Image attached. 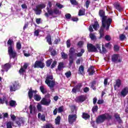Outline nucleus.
Masks as SVG:
<instances>
[{
	"instance_id": "obj_1",
	"label": "nucleus",
	"mask_w": 128,
	"mask_h": 128,
	"mask_svg": "<svg viewBox=\"0 0 128 128\" xmlns=\"http://www.w3.org/2000/svg\"><path fill=\"white\" fill-rule=\"evenodd\" d=\"M99 15L101 18H102V26L100 28V38H102L104 36V28H106V30H108V28H110V24L112 23V19L108 18L106 16H104V10H100Z\"/></svg>"
},
{
	"instance_id": "obj_2",
	"label": "nucleus",
	"mask_w": 128,
	"mask_h": 128,
	"mask_svg": "<svg viewBox=\"0 0 128 128\" xmlns=\"http://www.w3.org/2000/svg\"><path fill=\"white\" fill-rule=\"evenodd\" d=\"M45 83L50 89L54 88V86H56V80H54V76H52V74L47 75Z\"/></svg>"
},
{
	"instance_id": "obj_3",
	"label": "nucleus",
	"mask_w": 128,
	"mask_h": 128,
	"mask_svg": "<svg viewBox=\"0 0 128 128\" xmlns=\"http://www.w3.org/2000/svg\"><path fill=\"white\" fill-rule=\"evenodd\" d=\"M112 116L110 114L108 113H106L100 116L97 118L96 122L97 124H100L102 122H104L106 120H112Z\"/></svg>"
},
{
	"instance_id": "obj_4",
	"label": "nucleus",
	"mask_w": 128,
	"mask_h": 128,
	"mask_svg": "<svg viewBox=\"0 0 128 128\" xmlns=\"http://www.w3.org/2000/svg\"><path fill=\"white\" fill-rule=\"evenodd\" d=\"M28 110L30 111V114L32 116H34L36 114V112H38V110H36V106L34 104H30L28 108Z\"/></svg>"
},
{
	"instance_id": "obj_5",
	"label": "nucleus",
	"mask_w": 128,
	"mask_h": 128,
	"mask_svg": "<svg viewBox=\"0 0 128 128\" xmlns=\"http://www.w3.org/2000/svg\"><path fill=\"white\" fill-rule=\"evenodd\" d=\"M8 54L10 58H14L18 56V54H16V52L14 50V48H10V49H8Z\"/></svg>"
},
{
	"instance_id": "obj_6",
	"label": "nucleus",
	"mask_w": 128,
	"mask_h": 128,
	"mask_svg": "<svg viewBox=\"0 0 128 128\" xmlns=\"http://www.w3.org/2000/svg\"><path fill=\"white\" fill-rule=\"evenodd\" d=\"M112 60L113 62H122V59H120V56L118 54H114L112 56Z\"/></svg>"
},
{
	"instance_id": "obj_7",
	"label": "nucleus",
	"mask_w": 128,
	"mask_h": 128,
	"mask_svg": "<svg viewBox=\"0 0 128 128\" xmlns=\"http://www.w3.org/2000/svg\"><path fill=\"white\" fill-rule=\"evenodd\" d=\"M28 63H24L22 66H21V68L19 70V74L24 76V74L26 72V69L28 68Z\"/></svg>"
},
{
	"instance_id": "obj_8",
	"label": "nucleus",
	"mask_w": 128,
	"mask_h": 128,
	"mask_svg": "<svg viewBox=\"0 0 128 128\" xmlns=\"http://www.w3.org/2000/svg\"><path fill=\"white\" fill-rule=\"evenodd\" d=\"M76 114H70L68 116V122L69 124H72L76 120Z\"/></svg>"
},
{
	"instance_id": "obj_9",
	"label": "nucleus",
	"mask_w": 128,
	"mask_h": 128,
	"mask_svg": "<svg viewBox=\"0 0 128 128\" xmlns=\"http://www.w3.org/2000/svg\"><path fill=\"white\" fill-rule=\"evenodd\" d=\"M34 68H44V63L42 62L37 60L35 62Z\"/></svg>"
},
{
	"instance_id": "obj_10",
	"label": "nucleus",
	"mask_w": 128,
	"mask_h": 128,
	"mask_svg": "<svg viewBox=\"0 0 128 128\" xmlns=\"http://www.w3.org/2000/svg\"><path fill=\"white\" fill-rule=\"evenodd\" d=\"M88 48L89 52H98V49L96 48L92 44H88Z\"/></svg>"
},
{
	"instance_id": "obj_11",
	"label": "nucleus",
	"mask_w": 128,
	"mask_h": 128,
	"mask_svg": "<svg viewBox=\"0 0 128 128\" xmlns=\"http://www.w3.org/2000/svg\"><path fill=\"white\" fill-rule=\"evenodd\" d=\"M18 84L17 82H14L10 86V91L16 92L18 90Z\"/></svg>"
},
{
	"instance_id": "obj_12",
	"label": "nucleus",
	"mask_w": 128,
	"mask_h": 128,
	"mask_svg": "<svg viewBox=\"0 0 128 128\" xmlns=\"http://www.w3.org/2000/svg\"><path fill=\"white\" fill-rule=\"evenodd\" d=\"M40 103L44 106H50V99L43 98L41 100Z\"/></svg>"
},
{
	"instance_id": "obj_13",
	"label": "nucleus",
	"mask_w": 128,
	"mask_h": 128,
	"mask_svg": "<svg viewBox=\"0 0 128 128\" xmlns=\"http://www.w3.org/2000/svg\"><path fill=\"white\" fill-rule=\"evenodd\" d=\"M86 100L84 95H82L76 98V100L77 102H82Z\"/></svg>"
},
{
	"instance_id": "obj_14",
	"label": "nucleus",
	"mask_w": 128,
	"mask_h": 128,
	"mask_svg": "<svg viewBox=\"0 0 128 128\" xmlns=\"http://www.w3.org/2000/svg\"><path fill=\"white\" fill-rule=\"evenodd\" d=\"M2 72H8L9 68H10V64H6L4 66H2Z\"/></svg>"
},
{
	"instance_id": "obj_15",
	"label": "nucleus",
	"mask_w": 128,
	"mask_h": 128,
	"mask_svg": "<svg viewBox=\"0 0 128 128\" xmlns=\"http://www.w3.org/2000/svg\"><path fill=\"white\" fill-rule=\"evenodd\" d=\"M122 86V80L120 79H118L116 80V84L114 85V88L116 90L117 88H118Z\"/></svg>"
},
{
	"instance_id": "obj_16",
	"label": "nucleus",
	"mask_w": 128,
	"mask_h": 128,
	"mask_svg": "<svg viewBox=\"0 0 128 128\" xmlns=\"http://www.w3.org/2000/svg\"><path fill=\"white\" fill-rule=\"evenodd\" d=\"M8 50L10 48H14V42L12 39H9L8 41Z\"/></svg>"
},
{
	"instance_id": "obj_17",
	"label": "nucleus",
	"mask_w": 128,
	"mask_h": 128,
	"mask_svg": "<svg viewBox=\"0 0 128 128\" xmlns=\"http://www.w3.org/2000/svg\"><path fill=\"white\" fill-rule=\"evenodd\" d=\"M128 94V87L124 88L120 92V94L122 96H126Z\"/></svg>"
},
{
	"instance_id": "obj_18",
	"label": "nucleus",
	"mask_w": 128,
	"mask_h": 128,
	"mask_svg": "<svg viewBox=\"0 0 128 128\" xmlns=\"http://www.w3.org/2000/svg\"><path fill=\"white\" fill-rule=\"evenodd\" d=\"M78 74H84V67L82 65L79 67Z\"/></svg>"
},
{
	"instance_id": "obj_19",
	"label": "nucleus",
	"mask_w": 128,
	"mask_h": 128,
	"mask_svg": "<svg viewBox=\"0 0 128 128\" xmlns=\"http://www.w3.org/2000/svg\"><path fill=\"white\" fill-rule=\"evenodd\" d=\"M16 124H18V126H24V119L22 118H19L18 120L16 121Z\"/></svg>"
},
{
	"instance_id": "obj_20",
	"label": "nucleus",
	"mask_w": 128,
	"mask_h": 128,
	"mask_svg": "<svg viewBox=\"0 0 128 128\" xmlns=\"http://www.w3.org/2000/svg\"><path fill=\"white\" fill-rule=\"evenodd\" d=\"M92 26H93V28L95 30H98V28H100V24H98V22H95L94 24Z\"/></svg>"
},
{
	"instance_id": "obj_21",
	"label": "nucleus",
	"mask_w": 128,
	"mask_h": 128,
	"mask_svg": "<svg viewBox=\"0 0 128 128\" xmlns=\"http://www.w3.org/2000/svg\"><path fill=\"white\" fill-rule=\"evenodd\" d=\"M35 92L36 91L32 90V88L30 89L28 93V96L30 100H32V96H34V94L32 93Z\"/></svg>"
},
{
	"instance_id": "obj_22",
	"label": "nucleus",
	"mask_w": 128,
	"mask_h": 128,
	"mask_svg": "<svg viewBox=\"0 0 128 128\" xmlns=\"http://www.w3.org/2000/svg\"><path fill=\"white\" fill-rule=\"evenodd\" d=\"M76 52V50L74 48H71L69 50V56H74V54Z\"/></svg>"
},
{
	"instance_id": "obj_23",
	"label": "nucleus",
	"mask_w": 128,
	"mask_h": 128,
	"mask_svg": "<svg viewBox=\"0 0 128 128\" xmlns=\"http://www.w3.org/2000/svg\"><path fill=\"white\" fill-rule=\"evenodd\" d=\"M89 74L90 76H92L94 72V67L92 66L88 70Z\"/></svg>"
},
{
	"instance_id": "obj_24",
	"label": "nucleus",
	"mask_w": 128,
	"mask_h": 128,
	"mask_svg": "<svg viewBox=\"0 0 128 128\" xmlns=\"http://www.w3.org/2000/svg\"><path fill=\"white\" fill-rule=\"evenodd\" d=\"M38 118H40V120H42L43 122H45L46 120V116H44V114L42 115V114L38 113Z\"/></svg>"
},
{
	"instance_id": "obj_25",
	"label": "nucleus",
	"mask_w": 128,
	"mask_h": 128,
	"mask_svg": "<svg viewBox=\"0 0 128 128\" xmlns=\"http://www.w3.org/2000/svg\"><path fill=\"white\" fill-rule=\"evenodd\" d=\"M46 38L48 44H52V36L50 35H48Z\"/></svg>"
},
{
	"instance_id": "obj_26",
	"label": "nucleus",
	"mask_w": 128,
	"mask_h": 128,
	"mask_svg": "<svg viewBox=\"0 0 128 128\" xmlns=\"http://www.w3.org/2000/svg\"><path fill=\"white\" fill-rule=\"evenodd\" d=\"M114 6L116 10H119V12H122V8L120 6V4H116L114 5Z\"/></svg>"
},
{
	"instance_id": "obj_27",
	"label": "nucleus",
	"mask_w": 128,
	"mask_h": 128,
	"mask_svg": "<svg viewBox=\"0 0 128 128\" xmlns=\"http://www.w3.org/2000/svg\"><path fill=\"white\" fill-rule=\"evenodd\" d=\"M34 12H36V14H40V12H42V10L38 7V6H36V8L34 10Z\"/></svg>"
},
{
	"instance_id": "obj_28",
	"label": "nucleus",
	"mask_w": 128,
	"mask_h": 128,
	"mask_svg": "<svg viewBox=\"0 0 128 128\" xmlns=\"http://www.w3.org/2000/svg\"><path fill=\"white\" fill-rule=\"evenodd\" d=\"M82 86V83H78L75 87L76 88L77 91L80 92V88Z\"/></svg>"
},
{
	"instance_id": "obj_29",
	"label": "nucleus",
	"mask_w": 128,
	"mask_h": 128,
	"mask_svg": "<svg viewBox=\"0 0 128 128\" xmlns=\"http://www.w3.org/2000/svg\"><path fill=\"white\" fill-rule=\"evenodd\" d=\"M90 37L92 40H96V35H94V33H90Z\"/></svg>"
},
{
	"instance_id": "obj_30",
	"label": "nucleus",
	"mask_w": 128,
	"mask_h": 128,
	"mask_svg": "<svg viewBox=\"0 0 128 128\" xmlns=\"http://www.w3.org/2000/svg\"><path fill=\"white\" fill-rule=\"evenodd\" d=\"M114 116L118 122H122V120H120V114H118V113H116L114 114Z\"/></svg>"
},
{
	"instance_id": "obj_31",
	"label": "nucleus",
	"mask_w": 128,
	"mask_h": 128,
	"mask_svg": "<svg viewBox=\"0 0 128 128\" xmlns=\"http://www.w3.org/2000/svg\"><path fill=\"white\" fill-rule=\"evenodd\" d=\"M10 106H16V102L15 100H11L10 102Z\"/></svg>"
},
{
	"instance_id": "obj_32",
	"label": "nucleus",
	"mask_w": 128,
	"mask_h": 128,
	"mask_svg": "<svg viewBox=\"0 0 128 128\" xmlns=\"http://www.w3.org/2000/svg\"><path fill=\"white\" fill-rule=\"evenodd\" d=\"M34 98L37 102H40V99L42 98L40 97V95H38L36 94L34 96Z\"/></svg>"
},
{
	"instance_id": "obj_33",
	"label": "nucleus",
	"mask_w": 128,
	"mask_h": 128,
	"mask_svg": "<svg viewBox=\"0 0 128 128\" xmlns=\"http://www.w3.org/2000/svg\"><path fill=\"white\" fill-rule=\"evenodd\" d=\"M90 116L86 114V113H83L82 114V118H84V120H88V118H90Z\"/></svg>"
},
{
	"instance_id": "obj_34",
	"label": "nucleus",
	"mask_w": 128,
	"mask_h": 128,
	"mask_svg": "<svg viewBox=\"0 0 128 128\" xmlns=\"http://www.w3.org/2000/svg\"><path fill=\"white\" fill-rule=\"evenodd\" d=\"M84 52V49H82L80 52L79 53H76L75 56H82Z\"/></svg>"
},
{
	"instance_id": "obj_35",
	"label": "nucleus",
	"mask_w": 128,
	"mask_h": 128,
	"mask_svg": "<svg viewBox=\"0 0 128 128\" xmlns=\"http://www.w3.org/2000/svg\"><path fill=\"white\" fill-rule=\"evenodd\" d=\"M86 14V10H79V12H78V16H84Z\"/></svg>"
},
{
	"instance_id": "obj_36",
	"label": "nucleus",
	"mask_w": 128,
	"mask_h": 128,
	"mask_svg": "<svg viewBox=\"0 0 128 128\" xmlns=\"http://www.w3.org/2000/svg\"><path fill=\"white\" fill-rule=\"evenodd\" d=\"M69 64L72 66L74 64V56H69Z\"/></svg>"
},
{
	"instance_id": "obj_37",
	"label": "nucleus",
	"mask_w": 128,
	"mask_h": 128,
	"mask_svg": "<svg viewBox=\"0 0 128 128\" xmlns=\"http://www.w3.org/2000/svg\"><path fill=\"white\" fill-rule=\"evenodd\" d=\"M64 68V62H60L59 63V64L58 66V70H62V68Z\"/></svg>"
},
{
	"instance_id": "obj_38",
	"label": "nucleus",
	"mask_w": 128,
	"mask_h": 128,
	"mask_svg": "<svg viewBox=\"0 0 128 128\" xmlns=\"http://www.w3.org/2000/svg\"><path fill=\"white\" fill-rule=\"evenodd\" d=\"M40 90L42 92L43 94L46 93V88H44V86H40Z\"/></svg>"
},
{
	"instance_id": "obj_39",
	"label": "nucleus",
	"mask_w": 128,
	"mask_h": 128,
	"mask_svg": "<svg viewBox=\"0 0 128 128\" xmlns=\"http://www.w3.org/2000/svg\"><path fill=\"white\" fill-rule=\"evenodd\" d=\"M60 116H58L56 118V124H60Z\"/></svg>"
},
{
	"instance_id": "obj_40",
	"label": "nucleus",
	"mask_w": 128,
	"mask_h": 128,
	"mask_svg": "<svg viewBox=\"0 0 128 128\" xmlns=\"http://www.w3.org/2000/svg\"><path fill=\"white\" fill-rule=\"evenodd\" d=\"M62 54V58H64V60H66L68 58V54H66L64 52H62L61 53Z\"/></svg>"
},
{
	"instance_id": "obj_41",
	"label": "nucleus",
	"mask_w": 128,
	"mask_h": 128,
	"mask_svg": "<svg viewBox=\"0 0 128 128\" xmlns=\"http://www.w3.org/2000/svg\"><path fill=\"white\" fill-rule=\"evenodd\" d=\"M95 48H96V50H99L100 52H102V46L100 45V44H96L95 46Z\"/></svg>"
},
{
	"instance_id": "obj_42",
	"label": "nucleus",
	"mask_w": 128,
	"mask_h": 128,
	"mask_svg": "<svg viewBox=\"0 0 128 128\" xmlns=\"http://www.w3.org/2000/svg\"><path fill=\"white\" fill-rule=\"evenodd\" d=\"M6 128H12V123L10 122H8L6 124Z\"/></svg>"
},
{
	"instance_id": "obj_43",
	"label": "nucleus",
	"mask_w": 128,
	"mask_h": 128,
	"mask_svg": "<svg viewBox=\"0 0 128 128\" xmlns=\"http://www.w3.org/2000/svg\"><path fill=\"white\" fill-rule=\"evenodd\" d=\"M65 76L67 78H70L72 76V72L68 71L65 74Z\"/></svg>"
},
{
	"instance_id": "obj_44",
	"label": "nucleus",
	"mask_w": 128,
	"mask_h": 128,
	"mask_svg": "<svg viewBox=\"0 0 128 128\" xmlns=\"http://www.w3.org/2000/svg\"><path fill=\"white\" fill-rule=\"evenodd\" d=\"M70 2L72 4H73L74 6H78V2H76V0H70Z\"/></svg>"
},
{
	"instance_id": "obj_45",
	"label": "nucleus",
	"mask_w": 128,
	"mask_h": 128,
	"mask_svg": "<svg viewBox=\"0 0 128 128\" xmlns=\"http://www.w3.org/2000/svg\"><path fill=\"white\" fill-rule=\"evenodd\" d=\"M52 60H50L46 61V66H50V64H52Z\"/></svg>"
},
{
	"instance_id": "obj_46",
	"label": "nucleus",
	"mask_w": 128,
	"mask_h": 128,
	"mask_svg": "<svg viewBox=\"0 0 128 128\" xmlns=\"http://www.w3.org/2000/svg\"><path fill=\"white\" fill-rule=\"evenodd\" d=\"M36 108H37V110H38V112H42V105H40V104H38L36 106Z\"/></svg>"
},
{
	"instance_id": "obj_47",
	"label": "nucleus",
	"mask_w": 128,
	"mask_h": 128,
	"mask_svg": "<svg viewBox=\"0 0 128 128\" xmlns=\"http://www.w3.org/2000/svg\"><path fill=\"white\" fill-rule=\"evenodd\" d=\"M16 48L18 50H20L22 48V44H20V42H18L16 43Z\"/></svg>"
},
{
	"instance_id": "obj_48",
	"label": "nucleus",
	"mask_w": 128,
	"mask_h": 128,
	"mask_svg": "<svg viewBox=\"0 0 128 128\" xmlns=\"http://www.w3.org/2000/svg\"><path fill=\"white\" fill-rule=\"evenodd\" d=\"M40 32V30H35V32H34V36H38V34Z\"/></svg>"
},
{
	"instance_id": "obj_49",
	"label": "nucleus",
	"mask_w": 128,
	"mask_h": 128,
	"mask_svg": "<svg viewBox=\"0 0 128 128\" xmlns=\"http://www.w3.org/2000/svg\"><path fill=\"white\" fill-rule=\"evenodd\" d=\"M37 6L38 8H39L42 10V8H46V4H40Z\"/></svg>"
},
{
	"instance_id": "obj_50",
	"label": "nucleus",
	"mask_w": 128,
	"mask_h": 128,
	"mask_svg": "<svg viewBox=\"0 0 128 128\" xmlns=\"http://www.w3.org/2000/svg\"><path fill=\"white\" fill-rule=\"evenodd\" d=\"M98 106H94L92 108V112H98Z\"/></svg>"
},
{
	"instance_id": "obj_51",
	"label": "nucleus",
	"mask_w": 128,
	"mask_h": 128,
	"mask_svg": "<svg viewBox=\"0 0 128 128\" xmlns=\"http://www.w3.org/2000/svg\"><path fill=\"white\" fill-rule=\"evenodd\" d=\"M44 128H54L52 124H47L44 126Z\"/></svg>"
},
{
	"instance_id": "obj_52",
	"label": "nucleus",
	"mask_w": 128,
	"mask_h": 128,
	"mask_svg": "<svg viewBox=\"0 0 128 128\" xmlns=\"http://www.w3.org/2000/svg\"><path fill=\"white\" fill-rule=\"evenodd\" d=\"M47 10L49 14H54V12L52 11V9H50L48 7L47 8Z\"/></svg>"
},
{
	"instance_id": "obj_53",
	"label": "nucleus",
	"mask_w": 128,
	"mask_h": 128,
	"mask_svg": "<svg viewBox=\"0 0 128 128\" xmlns=\"http://www.w3.org/2000/svg\"><path fill=\"white\" fill-rule=\"evenodd\" d=\"M66 46L67 48H70L71 44H70V40H68L66 41Z\"/></svg>"
},
{
	"instance_id": "obj_54",
	"label": "nucleus",
	"mask_w": 128,
	"mask_h": 128,
	"mask_svg": "<svg viewBox=\"0 0 128 128\" xmlns=\"http://www.w3.org/2000/svg\"><path fill=\"white\" fill-rule=\"evenodd\" d=\"M64 112V106H62L58 108V112Z\"/></svg>"
},
{
	"instance_id": "obj_55",
	"label": "nucleus",
	"mask_w": 128,
	"mask_h": 128,
	"mask_svg": "<svg viewBox=\"0 0 128 128\" xmlns=\"http://www.w3.org/2000/svg\"><path fill=\"white\" fill-rule=\"evenodd\" d=\"M57 62L56 61H54L52 64L51 65L52 68H54L56 66Z\"/></svg>"
},
{
	"instance_id": "obj_56",
	"label": "nucleus",
	"mask_w": 128,
	"mask_h": 128,
	"mask_svg": "<svg viewBox=\"0 0 128 128\" xmlns=\"http://www.w3.org/2000/svg\"><path fill=\"white\" fill-rule=\"evenodd\" d=\"M56 6L58 8H64V6L60 3H56Z\"/></svg>"
},
{
	"instance_id": "obj_57",
	"label": "nucleus",
	"mask_w": 128,
	"mask_h": 128,
	"mask_svg": "<svg viewBox=\"0 0 128 128\" xmlns=\"http://www.w3.org/2000/svg\"><path fill=\"white\" fill-rule=\"evenodd\" d=\"M120 40H124L126 38V36L124 35L123 34L120 35Z\"/></svg>"
},
{
	"instance_id": "obj_58",
	"label": "nucleus",
	"mask_w": 128,
	"mask_h": 128,
	"mask_svg": "<svg viewBox=\"0 0 128 128\" xmlns=\"http://www.w3.org/2000/svg\"><path fill=\"white\" fill-rule=\"evenodd\" d=\"M94 86H96V82L94 81L92 82L91 86V88H92L93 90H96V87H94Z\"/></svg>"
},
{
	"instance_id": "obj_59",
	"label": "nucleus",
	"mask_w": 128,
	"mask_h": 128,
	"mask_svg": "<svg viewBox=\"0 0 128 128\" xmlns=\"http://www.w3.org/2000/svg\"><path fill=\"white\" fill-rule=\"evenodd\" d=\"M10 116L11 120H13V121L16 120V116L14 115L11 114L10 115Z\"/></svg>"
},
{
	"instance_id": "obj_60",
	"label": "nucleus",
	"mask_w": 128,
	"mask_h": 128,
	"mask_svg": "<svg viewBox=\"0 0 128 128\" xmlns=\"http://www.w3.org/2000/svg\"><path fill=\"white\" fill-rule=\"evenodd\" d=\"M90 0H86V8H88V6H90Z\"/></svg>"
},
{
	"instance_id": "obj_61",
	"label": "nucleus",
	"mask_w": 128,
	"mask_h": 128,
	"mask_svg": "<svg viewBox=\"0 0 128 128\" xmlns=\"http://www.w3.org/2000/svg\"><path fill=\"white\" fill-rule=\"evenodd\" d=\"M118 50H120V48L117 45H115L114 46V50L115 52H118Z\"/></svg>"
},
{
	"instance_id": "obj_62",
	"label": "nucleus",
	"mask_w": 128,
	"mask_h": 128,
	"mask_svg": "<svg viewBox=\"0 0 128 128\" xmlns=\"http://www.w3.org/2000/svg\"><path fill=\"white\" fill-rule=\"evenodd\" d=\"M66 18L68 20H70V18H72V16L70 14H66Z\"/></svg>"
},
{
	"instance_id": "obj_63",
	"label": "nucleus",
	"mask_w": 128,
	"mask_h": 128,
	"mask_svg": "<svg viewBox=\"0 0 128 128\" xmlns=\"http://www.w3.org/2000/svg\"><path fill=\"white\" fill-rule=\"evenodd\" d=\"M42 20V19L40 18H36V22L38 24H40V21Z\"/></svg>"
},
{
	"instance_id": "obj_64",
	"label": "nucleus",
	"mask_w": 128,
	"mask_h": 128,
	"mask_svg": "<svg viewBox=\"0 0 128 128\" xmlns=\"http://www.w3.org/2000/svg\"><path fill=\"white\" fill-rule=\"evenodd\" d=\"M90 90V88L88 87H86L84 88V92H88Z\"/></svg>"
}]
</instances>
